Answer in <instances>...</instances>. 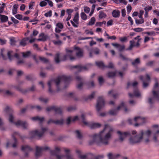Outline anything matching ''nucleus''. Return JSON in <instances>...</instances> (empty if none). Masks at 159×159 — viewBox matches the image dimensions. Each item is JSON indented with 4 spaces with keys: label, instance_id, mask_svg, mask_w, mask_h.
<instances>
[{
    "label": "nucleus",
    "instance_id": "obj_45",
    "mask_svg": "<svg viewBox=\"0 0 159 159\" xmlns=\"http://www.w3.org/2000/svg\"><path fill=\"white\" fill-rule=\"evenodd\" d=\"M138 83L136 81H134L133 82L132 84L130 83H128L127 84V87H129V86L131 85L133 87H136L138 84Z\"/></svg>",
    "mask_w": 159,
    "mask_h": 159
},
{
    "label": "nucleus",
    "instance_id": "obj_5",
    "mask_svg": "<svg viewBox=\"0 0 159 159\" xmlns=\"http://www.w3.org/2000/svg\"><path fill=\"white\" fill-rule=\"evenodd\" d=\"M158 84L157 83H156L154 86L152 93L153 97L150 98L148 99V102L150 104L154 103L156 101H159V90L157 91Z\"/></svg>",
    "mask_w": 159,
    "mask_h": 159
},
{
    "label": "nucleus",
    "instance_id": "obj_47",
    "mask_svg": "<svg viewBox=\"0 0 159 159\" xmlns=\"http://www.w3.org/2000/svg\"><path fill=\"white\" fill-rule=\"evenodd\" d=\"M145 34H147L148 35L154 36L156 35V32L154 31H152L151 32H145Z\"/></svg>",
    "mask_w": 159,
    "mask_h": 159
},
{
    "label": "nucleus",
    "instance_id": "obj_24",
    "mask_svg": "<svg viewBox=\"0 0 159 159\" xmlns=\"http://www.w3.org/2000/svg\"><path fill=\"white\" fill-rule=\"evenodd\" d=\"M78 120V117L77 116H75L74 117H69L66 120V124H69L71 122H74Z\"/></svg>",
    "mask_w": 159,
    "mask_h": 159
},
{
    "label": "nucleus",
    "instance_id": "obj_27",
    "mask_svg": "<svg viewBox=\"0 0 159 159\" xmlns=\"http://www.w3.org/2000/svg\"><path fill=\"white\" fill-rule=\"evenodd\" d=\"M39 38L37 39L39 41H46L48 38V36L45 35L43 33H41L39 35Z\"/></svg>",
    "mask_w": 159,
    "mask_h": 159
},
{
    "label": "nucleus",
    "instance_id": "obj_6",
    "mask_svg": "<svg viewBox=\"0 0 159 159\" xmlns=\"http://www.w3.org/2000/svg\"><path fill=\"white\" fill-rule=\"evenodd\" d=\"M143 131L141 130L140 133L134 137H131L129 139L130 144H134L139 143L141 142L143 139Z\"/></svg>",
    "mask_w": 159,
    "mask_h": 159
},
{
    "label": "nucleus",
    "instance_id": "obj_36",
    "mask_svg": "<svg viewBox=\"0 0 159 159\" xmlns=\"http://www.w3.org/2000/svg\"><path fill=\"white\" fill-rule=\"evenodd\" d=\"M98 17L99 19H102L105 18L107 17L106 14L102 11H100Z\"/></svg>",
    "mask_w": 159,
    "mask_h": 159
},
{
    "label": "nucleus",
    "instance_id": "obj_48",
    "mask_svg": "<svg viewBox=\"0 0 159 159\" xmlns=\"http://www.w3.org/2000/svg\"><path fill=\"white\" fill-rule=\"evenodd\" d=\"M115 2L116 3H121L125 5L127 3V2L125 0H115Z\"/></svg>",
    "mask_w": 159,
    "mask_h": 159
},
{
    "label": "nucleus",
    "instance_id": "obj_23",
    "mask_svg": "<svg viewBox=\"0 0 159 159\" xmlns=\"http://www.w3.org/2000/svg\"><path fill=\"white\" fill-rule=\"evenodd\" d=\"M63 122L64 120L63 119L57 120L56 121L50 119L48 121V123L49 124L51 123H53L56 125H62L63 124Z\"/></svg>",
    "mask_w": 159,
    "mask_h": 159
},
{
    "label": "nucleus",
    "instance_id": "obj_49",
    "mask_svg": "<svg viewBox=\"0 0 159 159\" xmlns=\"http://www.w3.org/2000/svg\"><path fill=\"white\" fill-rule=\"evenodd\" d=\"M80 16L82 20H85L87 19V15L83 12L81 13Z\"/></svg>",
    "mask_w": 159,
    "mask_h": 159
},
{
    "label": "nucleus",
    "instance_id": "obj_46",
    "mask_svg": "<svg viewBox=\"0 0 159 159\" xmlns=\"http://www.w3.org/2000/svg\"><path fill=\"white\" fill-rule=\"evenodd\" d=\"M31 52L30 51H28L25 52H22V54L24 57H27L30 56Z\"/></svg>",
    "mask_w": 159,
    "mask_h": 159
},
{
    "label": "nucleus",
    "instance_id": "obj_34",
    "mask_svg": "<svg viewBox=\"0 0 159 159\" xmlns=\"http://www.w3.org/2000/svg\"><path fill=\"white\" fill-rule=\"evenodd\" d=\"M44 118L43 117H40L39 116H36L32 118V120H38L40 123H41L44 120Z\"/></svg>",
    "mask_w": 159,
    "mask_h": 159
},
{
    "label": "nucleus",
    "instance_id": "obj_10",
    "mask_svg": "<svg viewBox=\"0 0 159 159\" xmlns=\"http://www.w3.org/2000/svg\"><path fill=\"white\" fill-rule=\"evenodd\" d=\"M153 129L151 131L148 130L144 132L143 131V139L146 143H148L151 141V135H153Z\"/></svg>",
    "mask_w": 159,
    "mask_h": 159
},
{
    "label": "nucleus",
    "instance_id": "obj_60",
    "mask_svg": "<svg viewBox=\"0 0 159 159\" xmlns=\"http://www.w3.org/2000/svg\"><path fill=\"white\" fill-rule=\"evenodd\" d=\"M39 59L41 61L43 62L46 63L48 62V60L44 57H39Z\"/></svg>",
    "mask_w": 159,
    "mask_h": 159
},
{
    "label": "nucleus",
    "instance_id": "obj_56",
    "mask_svg": "<svg viewBox=\"0 0 159 159\" xmlns=\"http://www.w3.org/2000/svg\"><path fill=\"white\" fill-rule=\"evenodd\" d=\"M84 11L86 13H89L90 11V8L87 7L85 6L84 7Z\"/></svg>",
    "mask_w": 159,
    "mask_h": 159
},
{
    "label": "nucleus",
    "instance_id": "obj_8",
    "mask_svg": "<svg viewBox=\"0 0 159 159\" xmlns=\"http://www.w3.org/2000/svg\"><path fill=\"white\" fill-rule=\"evenodd\" d=\"M128 121L130 124H133L134 122H138V123H135L134 124L135 126H137L144 123L145 121V119L143 117L136 116L134 118V120L129 119Z\"/></svg>",
    "mask_w": 159,
    "mask_h": 159
},
{
    "label": "nucleus",
    "instance_id": "obj_20",
    "mask_svg": "<svg viewBox=\"0 0 159 159\" xmlns=\"http://www.w3.org/2000/svg\"><path fill=\"white\" fill-rule=\"evenodd\" d=\"M16 136H20L21 139H23L22 137L20 136L18 132H15L12 135V137L13 138L15 142V143L12 144V147L14 148L16 147L17 145V141L16 139L15 138V137Z\"/></svg>",
    "mask_w": 159,
    "mask_h": 159
},
{
    "label": "nucleus",
    "instance_id": "obj_52",
    "mask_svg": "<svg viewBox=\"0 0 159 159\" xmlns=\"http://www.w3.org/2000/svg\"><path fill=\"white\" fill-rule=\"evenodd\" d=\"M10 44L11 45H14L16 43V41L14 37H11L10 38Z\"/></svg>",
    "mask_w": 159,
    "mask_h": 159
},
{
    "label": "nucleus",
    "instance_id": "obj_61",
    "mask_svg": "<svg viewBox=\"0 0 159 159\" xmlns=\"http://www.w3.org/2000/svg\"><path fill=\"white\" fill-rule=\"evenodd\" d=\"M47 4V2L45 1H41L39 4L40 6L41 7H43L46 6Z\"/></svg>",
    "mask_w": 159,
    "mask_h": 159
},
{
    "label": "nucleus",
    "instance_id": "obj_16",
    "mask_svg": "<svg viewBox=\"0 0 159 159\" xmlns=\"http://www.w3.org/2000/svg\"><path fill=\"white\" fill-rule=\"evenodd\" d=\"M153 128H156L155 129H153V141L155 143L158 142V140L157 139V138L159 136V130L157 128L158 127L157 125H154L153 126Z\"/></svg>",
    "mask_w": 159,
    "mask_h": 159
},
{
    "label": "nucleus",
    "instance_id": "obj_9",
    "mask_svg": "<svg viewBox=\"0 0 159 159\" xmlns=\"http://www.w3.org/2000/svg\"><path fill=\"white\" fill-rule=\"evenodd\" d=\"M47 130L46 128H42L40 131L37 130H33L30 131L29 133L30 138H32L35 136H37L39 138L42 137L45 132Z\"/></svg>",
    "mask_w": 159,
    "mask_h": 159
},
{
    "label": "nucleus",
    "instance_id": "obj_54",
    "mask_svg": "<svg viewBox=\"0 0 159 159\" xmlns=\"http://www.w3.org/2000/svg\"><path fill=\"white\" fill-rule=\"evenodd\" d=\"M39 100L44 103H46L48 101V99L47 98H44L42 97H41L39 98Z\"/></svg>",
    "mask_w": 159,
    "mask_h": 159
},
{
    "label": "nucleus",
    "instance_id": "obj_40",
    "mask_svg": "<svg viewBox=\"0 0 159 159\" xmlns=\"http://www.w3.org/2000/svg\"><path fill=\"white\" fill-rule=\"evenodd\" d=\"M79 14L78 13H76L73 19L75 23H79Z\"/></svg>",
    "mask_w": 159,
    "mask_h": 159
},
{
    "label": "nucleus",
    "instance_id": "obj_35",
    "mask_svg": "<svg viewBox=\"0 0 159 159\" xmlns=\"http://www.w3.org/2000/svg\"><path fill=\"white\" fill-rule=\"evenodd\" d=\"M76 152L78 154L79 157L80 159H86V156L85 155H81V152L80 150H76Z\"/></svg>",
    "mask_w": 159,
    "mask_h": 159
},
{
    "label": "nucleus",
    "instance_id": "obj_43",
    "mask_svg": "<svg viewBox=\"0 0 159 159\" xmlns=\"http://www.w3.org/2000/svg\"><path fill=\"white\" fill-rule=\"evenodd\" d=\"M52 42L55 45H60L62 44V42L59 39H58L57 41L53 40Z\"/></svg>",
    "mask_w": 159,
    "mask_h": 159
},
{
    "label": "nucleus",
    "instance_id": "obj_41",
    "mask_svg": "<svg viewBox=\"0 0 159 159\" xmlns=\"http://www.w3.org/2000/svg\"><path fill=\"white\" fill-rule=\"evenodd\" d=\"M60 54L59 53H57L55 56L54 59L56 62L57 63H59L61 61L59 59Z\"/></svg>",
    "mask_w": 159,
    "mask_h": 159
},
{
    "label": "nucleus",
    "instance_id": "obj_30",
    "mask_svg": "<svg viewBox=\"0 0 159 159\" xmlns=\"http://www.w3.org/2000/svg\"><path fill=\"white\" fill-rule=\"evenodd\" d=\"M21 150L24 152H29L32 150V148L28 145H23L22 146Z\"/></svg>",
    "mask_w": 159,
    "mask_h": 159
},
{
    "label": "nucleus",
    "instance_id": "obj_63",
    "mask_svg": "<svg viewBox=\"0 0 159 159\" xmlns=\"http://www.w3.org/2000/svg\"><path fill=\"white\" fill-rule=\"evenodd\" d=\"M98 80L100 84H101L103 82V79L101 76L99 77Z\"/></svg>",
    "mask_w": 159,
    "mask_h": 159
},
{
    "label": "nucleus",
    "instance_id": "obj_59",
    "mask_svg": "<svg viewBox=\"0 0 159 159\" xmlns=\"http://www.w3.org/2000/svg\"><path fill=\"white\" fill-rule=\"evenodd\" d=\"M85 33L86 34H90L91 35H93V32L92 31V29L90 31L88 30H86L85 31Z\"/></svg>",
    "mask_w": 159,
    "mask_h": 159
},
{
    "label": "nucleus",
    "instance_id": "obj_39",
    "mask_svg": "<svg viewBox=\"0 0 159 159\" xmlns=\"http://www.w3.org/2000/svg\"><path fill=\"white\" fill-rule=\"evenodd\" d=\"M95 22V19L94 17H92L90 19V21L89 22V23L87 24V25H92L94 24Z\"/></svg>",
    "mask_w": 159,
    "mask_h": 159
},
{
    "label": "nucleus",
    "instance_id": "obj_31",
    "mask_svg": "<svg viewBox=\"0 0 159 159\" xmlns=\"http://www.w3.org/2000/svg\"><path fill=\"white\" fill-rule=\"evenodd\" d=\"M107 156L108 159H115L119 156V155L118 154H113L111 153H109L108 154Z\"/></svg>",
    "mask_w": 159,
    "mask_h": 159
},
{
    "label": "nucleus",
    "instance_id": "obj_33",
    "mask_svg": "<svg viewBox=\"0 0 159 159\" xmlns=\"http://www.w3.org/2000/svg\"><path fill=\"white\" fill-rule=\"evenodd\" d=\"M29 40V38H26L23 39L20 42V45L25 46L26 44V42Z\"/></svg>",
    "mask_w": 159,
    "mask_h": 159
},
{
    "label": "nucleus",
    "instance_id": "obj_13",
    "mask_svg": "<svg viewBox=\"0 0 159 159\" xmlns=\"http://www.w3.org/2000/svg\"><path fill=\"white\" fill-rule=\"evenodd\" d=\"M105 105V102L102 97L98 98L96 106V110L99 111L104 107Z\"/></svg>",
    "mask_w": 159,
    "mask_h": 159
},
{
    "label": "nucleus",
    "instance_id": "obj_26",
    "mask_svg": "<svg viewBox=\"0 0 159 159\" xmlns=\"http://www.w3.org/2000/svg\"><path fill=\"white\" fill-rule=\"evenodd\" d=\"M112 45L118 49L120 51H122L125 48V46L124 45H121L119 44L116 43H112Z\"/></svg>",
    "mask_w": 159,
    "mask_h": 159
},
{
    "label": "nucleus",
    "instance_id": "obj_17",
    "mask_svg": "<svg viewBox=\"0 0 159 159\" xmlns=\"http://www.w3.org/2000/svg\"><path fill=\"white\" fill-rule=\"evenodd\" d=\"M97 66L100 68H104L105 67H107L109 68H112L113 67V65L111 62H110L107 66H105L103 63L102 61H97L96 62Z\"/></svg>",
    "mask_w": 159,
    "mask_h": 159
},
{
    "label": "nucleus",
    "instance_id": "obj_7",
    "mask_svg": "<svg viewBox=\"0 0 159 159\" xmlns=\"http://www.w3.org/2000/svg\"><path fill=\"white\" fill-rule=\"evenodd\" d=\"M81 118L83 120V122L86 125L88 126L92 129L99 128L101 126V124L98 123H94L91 122H87L84 120L85 115L82 114L81 115Z\"/></svg>",
    "mask_w": 159,
    "mask_h": 159
},
{
    "label": "nucleus",
    "instance_id": "obj_14",
    "mask_svg": "<svg viewBox=\"0 0 159 159\" xmlns=\"http://www.w3.org/2000/svg\"><path fill=\"white\" fill-rule=\"evenodd\" d=\"M117 133L118 134L119 140L121 142L123 141L127 136L130 134V133L128 132H122L118 131Z\"/></svg>",
    "mask_w": 159,
    "mask_h": 159
},
{
    "label": "nucleus",
    "instance_id": "obj_51",
    "mask_svg": "<svg viewBox=\"0 0 159 159\" xmlns=\"http://www.w3.org/2000/svg\"><path fill=\"white\" fill-rule=\"evenodd\" d=\"M108 94L109 95H111L113 97L115 98H116V96H117V94H114V91L113 90H111L108 92Z\"/></svg>",
    "mask_w": 159,
    "mask_h": 159
},
{
    "label": "nucleus",
    "instance_id": "obj_57",
    "mask_svg": "<svg viewBox=\"0 0 159 159\" xmlns=\"http://www.w3.org/2000/svg\"><path fill=\"white\" fill-rule=\"evenodd\" d=\"M136 32H140L143 31L144 29L143 28H135L133 29Z\"/></svg>",
    "mask_w": 159,
    "mask_h": 159
},
{
    "label": "nucleus",
    "instance_id": "obj_37",
    "mask_svg": "<svg viewBox=\"0 0 159 159\" xmlns=\"http://www.w3.org/2000/svg\"><path fill=\"white\" fill-rule=\"evenodd\" d=\"M100 52L99 49L98 48H95L93 50V52H94L95 54L98 55L99 54ZM93 52H90L89 53V56L90 57L92 56V54Z\"/></svg>",
    "mask_w": 159,
    "mask_h": 159
},
{
    "label": "nucleus",
    "instance_id": "obj_44",
    "mask_svg": "<svg viewBox=\"0 0 159 159\" xmlns=\"http://www.w3.org/2000/svg\"><path fill=\"white\" fill-rule=\"evenodd\" d=\"M33 107H33L31 106H29L27 107H26L23 108L21 110V112L22 113H23L24 112L26 111L27 110H28L30 109L31 108H33Z\"/></svg>",
    "mask_w": 159,
    "mask_h": 159
},
{
    "label": "nucleus",
    "instance_id": "obj_55",
    "mask_svg": "<svg viewBox=\"0 0 159 159\" xmlns=\"http://www.w3.org/2000/svg\"><path fill=\"white\" fill-rule=\"evenodd\" d=\"M75 133L78 138L79 139L81 138L82 135L79 131L78 130L75 131Z\"/></svg>",
    "mask_w": 159,
    "mask_h": 159
},
{
    "label": "nucleus",
    "instance_id": "obj_2",
    "mask_svg": "<svg viewBox=\"0 0 159 159\" xmlns=\"http://www.w3.org/2000/svg\"><path fill=\"white\" fill-rule=\"evenodd\" d=\"M66 54L64 56V58L62 60L63 61H65L68 58L71 61L75 60V58L73 56L75 53H76V56L78 57H81L83 56L82 50L78 47L75 48L73 50L66 49Z\"/></svg>",
    "mask_w": 159,
    "mask_h": 159
},
{
    "label": "nucleus",
    "instance_id": "obj_53",
    "mask_svg": "<svg viewBox=\"0 0 159 159\" xmlns=\"http://www.w3.org/2000/svg\"><path fill=\"white\" fill-rule=\"evenodd\" d=\"M140 62V59L139 58H136L134 61L132 62V64L134 66H135L136 65L139 63Z\"/></svg>",
    "mask_w": 159,
    "mask_h": 159
},
{
    "label": "nucleus",
    "instance_id": "obj_21",
    "mask_svg": "<svg viewBox=\"0 0 159 159\" xmlns=\"http://www.w3.org/2000/svg\"><path fill=\"white\" fill-rule=\"evenodd\" d=\"M56 27L55 28V31L56 33H60L61 31V30L63 28V24L61 22H59L56 24Z\"/></svg>",
    "mask_w": 159,
    "mask_h": 159
},
{
    "label": "nucleus",
    "instance_id": "obj_18",
    "mask_svg": "<svg viewBox=\"0 0 159 159\" xmlns=\"http://www.w3.org/2000/svg\"><path fill=\"white\" fill-rule=\"evenodd\" d=\"M47 111H54L56 113L61 114V109L55 106L50 107L47 108Z\"/></svg>",
    "mask_w": 159,
    "mask_h": 159
},
{
    "label": "nucleus",
    "instance_id": "obj_58",
    "mask_svg": "<svg viewBox=\"0 0 159 159\" xmlns=\"http://www.w3.org/2000/svg\"><path fill=\"white\" fill-rule=\"evenodd\" d=\"M52 11L50 10L45 13L44 14V16L46 17H50L52 16Z\"/></svg>",
    "mask_w": 159,
    "mask_h": 159
},
{
    "label": "nucleus",
    "instance_id": "obj_1",
    "mask_svg": "<svg viewBox=\"0 0 159 159\" xmlns=\"http://www.w3.org/2000/svg\"><path fill=\"white\" fill-rule=\"evenodd\" d=\"M113 130L111 126L108 125H105L103 129L100 131L98 134H95L90 136V138L92 140V141L89 142V144H91L96 142L100 143L105 145L107 144L111 138Z\"/></svg>",
    "mask_w": 159,
    "mask_h": 159
},
{
    "label": "nucleus",
    "instance_id": "obj_11",
    "mask_svg": "<svg viewBox=\"0 0 159 159\" xmlns=\"http://www.w3.org/2000/svg\"><path fill=\"white\" fill-rule=\"evenodd\" d=\"M120 109H124L125 112L126 113L128 111V110L127 109L125 105V103L123 102H122L120 105L116 109L111 110L110 111L109 113L111 115H116L118 111Z\"/></svg>",
    "mask_w": 159,
    "mask_h": 159
},
{
    "label": "nucleus",
    "instance_id": "obj_25",
    "mask_svg": "<svg viewBox=\"0 0 159 159\" xmlns=\"http://www.w3.org/2000/svg\"><path fill=\"white\" fill-rule=\"evenodd\" d=\"M129 95L130 98H133L134 97H139L141 96L140 93L139 92L138 89H136L134 91V93L133 94H132L131 93H129Z\"/></svg>",
    "mask_w": 159,
    "mask_h": 159
},
{
    "label": "nucleus",
    "instance_id": "obj_28",
    "mask_svg": "<svg viewBox=\"0 0 159 159\" xmlns=\"http://www.w3.org/2000/svg\"><path fill=\"white\" fill-rule=\"evenodd\" d=\"M120 11L118 10H114L112 12V16L115 18L119 17L120 16Z\"/></svg>",
    "mask_w": 159,
    "mask_h": 159
},
{
    "label": "nucleus",
    "instance_id": "obj_38",
    "mask_svg": "<svg viewBox=\"0 0 159 159\" xmlns=\"http://www.w3.org/2000/svg\"><path fill=\"white\" fill-rule=\"evenodd\" d=\"M18 7V5L17 4H15L13 7L12 13L15 15L16 14L17 12V9Z\"/></svg>",
    "mask_w": 159,
    "mask_h": 159
},
{
    "label": "nucleus",
    "instance_id": "obj_42",
    "mask_svg": "<svg viewBox=\"0 0 159 159\" xmlns=\"http://www.w3.org/2000/svg\"><path fill=\"white\" fill-rule=\"evenodd\" d=\"M135 22L136 24L138 25L143 23L144 22V20L143 19H141L140 20L136 19Z\"/></svg>",
    "mask_w": 159,
    "mask_h": 159
},
{
    "label": "nucleus",
    "instance_id": "obj_50",
    "mask_svg": "<svg viewBox=\"0 0 159 159\" xmlns=\"http://www.w3.org/2000/svg\"><path fill=\"white\" fill-rule=\"evenodd\" d=\"M116 72H110L108 73V76L109 77H113L116 75Z\"/></svg>",
    "mask_w": 159,
    "mask_h": 159
},
{
    "label": "nucleus",
    "instance_id": "obj_22",
    "mask_svg": "<svg viewBox=\"0 0 159 159\" xmlns=\"http://www.w3.org/2000/svg\"><path fill=\"white\" fill-rule=\"evenodd\" d=\"M150 80V77L148 74H147L146 75V79L143 80V85L144 88H146L148 86Z\"/></svg>",
    "mask_w": 159,
    "mask_h": 159
},
{
    "label": "nucleus",
    "instance_id": "obj_15",
    "mask_svg": "<svg viewBox=\"0 0 159 159\" xmlns=\"http://www.w3.org/2000/svg\"><path fill=\"white\" fill-rule=\"evenodd\" d=\"M49 149L48 146L44 147L36 146V152L35 155L36 157H38L40 156L42 154V152L44 150H47Z\"/></svg>",
    "mask_w": 159,
    "mask_h": 159
},
{
    "label": "nucleus",
    "instance_id": "obj_4",
    "mask_svg": "<svg viewBox=\"0 0 159 159\" xmlns=\"http://www.w3.org/2000/svg\"><path fill=\"white\" fill-rule=\"evenodd\" d=\"M70 80V78L67 77L65 75L58 77L55 80H52L49 81L48 83V85L49 87V91L50 92H52L51 87L53 82H55L57 86H58L60 82L61 81H63L65 83L69 82Z\"/></svg>",
    "mask_w": 159,
    "mask_h": 159
},
{
    "label": "nucleus",
    "instance_id": "obj_29",
    "mask_svg": "<svg viewBox=\"0 0 159 159\" xmlns=\"http://www.w3.org/2000/svg\"><path fill=\"white\" fill-rule=\"evenodd\" d=\"M75 67L77 68L79 71H82L86 70L88 69L86 66H76Z\"/></svg>",
    "mask_w": 159,
    "mask_h": 159
},
{
    "label": "nucleus",
    "instance_id": "obj_32",
    "mask_svg": "<svg viewBox=\"0 0 159 159\" xmlns=\"http://www.w3.org/2000/svg\"><path fill=\"white\" fill-rule=\"evenodd\" d=\"M0 19L2 22H5L8 20V17L6 16L0 14Z\"/></svg>",
    "mask_w": 159,
    "mask_h": 159
},
{
    "label": "nucleus",
    "instance_id": "obj_64",
    "mask_svg": "<svg viewBox=\"0 0 159 159\" xmlns=\"http://www.w3.org/2000/svg\"><path fill=\"white\" fill-rule=\"evenodd\" d=\"M113 20H111L108 21L107 23V26L111 25L113 24Z\"/></svg>",
    "mask_w": 159,
    "mask_h": 159
},
{
    "label": "nucleus",
    "instance_id": "obj_19",
    "mask_svg": "<svg viewBox=\"0 0 159 159\" xmlns=\"http://www.w3.org/2000/svg\"><path fill=\"white\" fill-rule=\"evenodd\" d=\"M7 55L9 59L11 61L15 57L17 59L19 58V55L17 53H14L13 52L11 51H9L7 52Z\"/></svg>",
    "mask_w": 159,
    "mask_h": 159
},
{
    "label": "nucleus",
    "instance_id": "obj_62",
    "mask_svg": "<svg viewBox=\"0 0 159 159\" xmlns=\"http://www.w3.org/2000/svg\"><path fill=\"white\" fill-rule=\"evenodd\" d=\"M152 9V7L151 6H148L144 8V9L145 11L148 12V11Z\"/></svg>",
    "mask_w": 159,
    "mask_h": 159
},
{
    "label": "nucleus",
    "instance_id": "obj_12",
    "mask_svg": "<svg viewBox=\"0 0 159 159\" xmlns=\"http://www.w3.org/2000/svg\"><path fill=\"white\" fill-rule=\"evenodd\" d=\"M140 36H137L135 38L134 41V40L130 41V45L129 48H127V50H130L132 49L133 47L134 46L138 47L139 46V42L141 39L139 38Z\"/></svg>",
    "mask_w": 159,
    "mask_h": 159
},
{
    "label": "nucleus",
    "instance_id": "obj_3",
    "mask_svg": "<svg viewBox=\"0 0 159 159\" xmlns=\"http://www.w3.org/2000/svg\"><path fill=\"white\" fill-rule=\"evenodd\" d=\"M4 111L5 113L9 114V120L10 122L14 124L17 127L21 126L25 129L27 127L28 124L25 121L19 120L16 122H14L13 120L14 117L13 115L11 113L12 111V109L9 107L7 106Z\"/></svg>",
    "mask_w": 159,
    "mask_h": 159
}]
</instances>
